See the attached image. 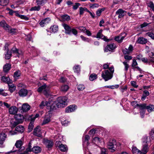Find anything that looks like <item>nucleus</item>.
<instances>
[{
	"label": "nucleus",
	"mask_w": 154,
	"mask_h": 154,
	"mask_svg": "<svg viewBox=\"0 0 154 154\" xmlns=\"http://www.w3.org/2000/svg\"><path fill=\"white\" fill-rule=\"evenodd\" d=\"M29 106L27 103L23 104L22 106L21 109L23 112H26L30 109Z\"/></svg>",
	"instance_id": "b1692460"
},
{
	"label": "nucleus",
	"mask_w": 154,
	"mask_h": 154,
	"mask_svg": "<svg viewBox=\"0 0 154 154\" xmlns=\"http://www.w3.org/2000/svg\"><path fill=\"white\" fill-rule=\"evenodd\" d=\"M7 137V135L4 132H2L0 134V147L4 146L3 144Z\"/></svg>",
	"instance_id": "9b49d317"
},
{
	"label": "nucleus",
	"mask_w": 154,
	"mask_h": 154,
	"mask_svg": "<svg viewBox=\"0 0 154 154\" xmlns=\"http://www.w3.org/2000/svg\"><path fill=\"white\" fill-rule=\"evenodd\" d=\"M31 11L38 10V6H35L32 7L29 10Z\"/></svg>",
	"instance_id": "0e129e2a"
},
{
	"label": "nucleus",
	"mask_w": 154,
	"mask_h": 154,
	"mask_svg": "<svg viewBox=\"0 0 154 154\" xmlns=\"http://www.w3.org/2000/svg\"><path fill=\"white\" fill-rule=\"evenodd\" d=\"M102 31L103 30L102 29L99 30L97 34L96 38H101L106 42H109L110 40L107 38L106 37L104 36L102 34Z\"/></svg>",
	"instance_id": "9d476101"
},
{
	"label": "nucleus",
	"mask_w": 154,
	"mask_h": 154,
	"mask_svg": "<svg viewBox=\"0 0 154 154\" xmlns=\"http://www.w3.org/2000/svg\"><path fill=\"white\" fill-rule=\"evenodd\" d=\"M93 142L95 141V142L98 143L99 142H100L101 140H100V138L99 137H95L93 139Z\"/></svg>",
	"instance_id": "e2e57ef3"
},
{
	"label": "nucleus",
	"mask_w": 154,
	"mask_h": 154,
	"mask_svg": "<svg viewBox=\"0 0 154 154\" xmlns=\"http://www.w3.org/2000/svg\"><path fill=\"white\" fill-rule=\"evenodd\" d=\"M116 48V45L115 44L111 43L107 45L105 48L104 51L106 52L113 51Z\"/></svg>",
	"instance_id": "0eeeda50"
},
{
	"label": "nucleus",
	"mask_w": 154,
	"mask_h": 154,
	"mask_svg": "<svg viewBox=\"0 0 154 154\" xmlns=\"http://www.w3.org/2000/svg\"><path fill=\"white\" fill-rule=\"evenodd\" d=\"M74 71L75 72L79 73L80 71V67L79 66H76L74 67L73 68Z\"/></svg>",
	"instance_id": "09e8293b"
},
{
	"label": "nucleus",
	"mask_w": 154,
	"mask_h": 154,
	"mask_svg": "<svg viewBox=\"0 0 154 154\" xmlns=\"http://www.w3.org/2000/svg\"><path fill=\"white\" fill-rule=\"evenodd\" d=\"M14 12L15 13V15L17 16L20 18L21 19H24L26 21L28 20H29V18L28 17H27L26 16L19 14L18 13V11H14Z\"/></svg>",
	"instance_id": "412c9836"
},
{
	"label": "nucleus",
	"mask_w": 154,
	"mask_h": 154,
	"mask_svg": "<svg viewBox=\"0 0 154 154\" xmlns=\"http://www.w3.org/2000/svg\"><path fill=\"white\" fill-rule=\"evenodd\" d=\"M142 144L148 145L150 143L151 140L150 138H149L146 135L143 136L142 139Z\"/></svg>",
	"instance_id": "4468645a"
},
{
	"label": "nucleus",
	"mask_w": 154,
	"mask_h": 154,
	"mask_svg": "<svg viewBox=\"0 0 154 154\" xmlns=\"http://www.w3.org/2000/svg\"><path fill=\"white\" fill-rule=\"evenodd\" d=\"M69 87L67 85H63L61 86V90L63 91H66L69 89Z\"/></svg>",
	"instance_id": "79ce46f5"
},
{
	"label": "nucleus",
	"mask_w": 154,
	"mask_h": 154,
	"mask_svg": "<svg viewBox=\"0 0 154 154\" xmlns=\"http://www.w3.org/2000/svg\"><path fill=\"white\" fill-rule=\"evenodd\" d=\"M149 57L148 59L146 58H142V61L144 63H148L149 65H152L154 67V53L152 52L149 54Z\"/></svg>",
	"instance_id": "7ed1b4c3"
},
{
	"label": "nucleus",
	"mask_w": 154,
	"mask_h": 154,
	"mask_svg": "<svg viewBox=\"0 0 154 154\" xmlns=\"http://www.w3.org/2000/svg\"><path fill=\"white\" fill-rule=\"evenodd\" d=\"M112 75L108 70H107L102 72L101 76L105 81H106L111 79Z\"/></svg>",
	"instance_id": "20e7f679"
},
{
	"label": "nucleus",
	"mask_w": 154,
	"mask_h": 154,
	"mask_svg": "<svg viewBox=\"0 0 154 154\" xmlns=\"http://www.w3.org/2000/svg\"><path fill=\"white\" fill-rule=\"evenodd\" d=\"M62 25L65 29L66 34L70 35L72 32L75 35H77L78 32L75 29H71L70 26L65 23H62Z\"/></svg>",
	"instance_id": "f03ea898"
},
{
	"label": "nucleus",
	"mask_w": 154,
	"mask_h": 154,
	"mask_svg": "<svg viewBox=\"0 0 154 154\" xmlns=\"http://www.w3.org/2000/svg\"><path fill=\"white\" fill-rule=\"evenodd\" d=\"M150 137L152 140H154V128L152 129L149 132Z\"/></svg>",
	"instance_id": "c03bdc74"
},
{
	"label": "nucleus",
	"mask_w": 154,
	"mask_h": 154,
	"mask_svg": "<svg viewBox=\"0 0 154 154\" xmlns=\"http://www.w3.org/2000/svg\"><path fill=\"white\" fill-rule=\"evenodd\" d=\"M42 142L45 145L46 147L49 149H51L54 145L53 141L52 140L48 139H43Z\"/></svg>",
	"instance_id": "423d86ee"
},
{
	"label": "nucleus",
	"mask_w": 154,
	"mask_h": 154,
	"mask_svg": "<svg viewBox=\"0 0 154 154\" xmlns=\"http://www.w3.org/2000/svg\"><path fill=\"white\" fill-rule=\"evenodd\" d=\"M59 81L60 82L64 83L66 81V79L64 77H61L60 78Z\"/></svg>",
	"instance_id": "338daca9"
},
{
	"label": "nucleus",
	"mask_w": 154,
	"mask_h": 154,
	"mask_svg": "<svg viewBox=\"0 0 154 154\" xmlns=\"http://www.w3.org/2000/svg\"><path fill=\"white\" fill-rule=\"evenodd\" d=\"M11 52L9 50H8L5 54V58L7 59H9L10 58L11 55Z\"/></svg>",
	"instance_id": "3c124183"
},
{
	"label": "nucleus",
	"mask_w": 154,
	"mask_h": 154,
	"mask_svg": "<svg viewBox=\"0 0 154 154\" xmlns=\"http://www.w3.org/2000/svg\"><path fill=\"white\" fill-rule=\"evenodd\" d=\"M0 95H2L4 96H6L8 95L6 91H4V90L2 89H0Z\"/></svg>",
	"instance_id": "8fccbe9b"
},
{
	"label": "nucleus",
	"mask_w": 154,
	"mask_h": 154,
	"mask_svg": "<svg viewBox=\"0 0 154 154\" xmlns=\"http://www.w3.org/2000/svg\"><path fill=\"white\" fill-rule=\"evenodd\" d=\"M58 148L60 150L63 152L66 151L68 150V148L66 145H63L62 144H61L60 145H59Z\"/></svg>",
	"instance_id": "393cba45"
},
{
	"label": "nucleus",
	"mask_w": 154,
	"mask_h": 154,
	"mask_svg": "<svg viewBox=\"0 0 154 154\" xmlns=\"http://www.w3.org/2000/svg\"><path fill=\"white\" fill-rule=\"evenodd\" d=\"M46 2V0H39V5H43Z\"/></svg>",
	"instance_id": "69168bd1"
},
{
	"label": "nucleus",
	"mask_w": 154,
	"mask_h": 154,
	"mask_svg": "<svg viewBox=\"0 0 154 154\" xmlns=\"http://www.w3.org/2000/svg\"><path fill=\"white\" fill-rule=\"evenodd\" d=\"M146 35L147 36H148L150 38H152L153 39H154V34L152 32H147Z\"/></svg>",
	"instance_id": "4d7b16f0"
},
{
	"label": "nucleus",
	"mask_w": 154,
	"mask_h": 154,
	"mask_svg": "<svg viewBox=\"0 0 154 154\" xmlns=\"http://www.w3.org/2000/svg\"><path fill=\"white\" fill-rule=\"evenodd\" d=\"M85 86L83 84H80L77 86V88L79 91H82L85 89Z\"/></svg>",
	"instance_id": "603ef678"
},
{
	"label": "nucleus",
	"mask_w": 154,
	"mask_h": 154,
	"mask_svg": "<svg viewBox=\"0 0 154 154\" xmlns=\"http://www.w3.org/2000/svg\"><path fill=\"white\" fill-rule=\"evenodd\" d=\"M126 11L123 10L121 8L119 9L116 13V15H118V17L119 18H122L126 15Z\"/></svg>",
	"instance_id": "ddd939ff"
},
{
	"label": "nucleus",
	"mask_w": 154,
	"mask_h": 154,
	"mask_svg": "<svg viewBox=\"0 0 154 154\" xmlns=\"http://www.w3.org/2000/svg\"><path fill=\"white\" fill-rule=\"evenodd\" d=\"M39 92L44 91L45 95H49L48 92L49 90V87H47L46 84H45L39 87Z\"/></svg>",
	"instance_id": "1a4fd4ad"
},
{
	"label": "nucleus",
	"mask_w": 154,
	"mask_h": 154,
	"mask_svg": "<svg viewBox=\"0 0 154 154\" xmlns=\"http://www.w3.org/2000/svg\"><path fill=\"white\" fill-rule=\"evenodd\" d=\"M51 19L49 17H47L45 18L42 20V23H44L45 25L51 21Z\"/></svg>",
	"instance_id": "49530a36"
},
{
	"label": "nucleus",
	"mask_w": 154,
	"mask_h": 154,
	"mask_svg": "<svg viewBox=\"0 0 154 154\" xmlns=\"http://www.w3.org/2000/svg\"><path fill=\"white\" fill-rule=\"evenodd\" d=\"M51 31L53 33L57 32L58 30V26L57 25H53L50 27Z\"/></svg>",
	"instance_id": "473e14b6"
},
{
	"label": "nucleus",
	"mask_w": 154,
	"mask_h": 154,
	"mask_svg": "<svg viewBox=\"0 0 154 154\" xmlns=\"http://www.w3.org/2000/svg\"><path fill=\"white\" fill-rule=\"evenodd\" d=\"M12 83L8 84L9 91L11 93L13 92L14 91L16 88V86Z\"/></svg>",
	"instance_id": "2f4dec72"
},
{
	"label": "nucleus",
	"mask_w": 154,
	"mask_h": 154,
	"mask_svg": "<svg viewBox=\"0 0 154 154\" xmlns=\"http://www.w3.org/2000/svg\"><path fill=\"white\" fill-rule=\"evenodd\" d=\"M99 7V5L97 3H94L90 6V7L92 9L97 8Z\"/></svg>",
	"instance_id": "bf43d9fd"
},
{
	"label": "nucleus",
	"mask_w": 154,
	"mask_h": 154,
	"mask_svg": "<svg viewBox=\"0 0 154 154\" xmlns=\"http://www.w3.org/2000/svg\"><path fill=\"white\" fill-rule=\"evenodd\" d=\"M145 108L147 111L149 112L154 111V105L150 104L148 106H146V104Z\"/></svg>",
	"instance_id": "bb28decb"
},
{
	"label": "nucleus",
	"mask_w": 154,
	"mask_h": 154,
	"mask_svg": "<svg viewBox=\"0 0 154 154\" xmlns=\"http://www.w3.org/2000/svg\"><path fill=\"white\" fill-rule=\"evenodd\" d=\"M146 4L147 6L150 8L152 11H154V4L153 2L151 1H149Z\"/></svg>",
	"instance_id": "4c0bfd02"
},
{
	"label": "nucleus",
	"mask_w": 154,
	"mask_h": 154,
	"mask_svg": "<svg viewBox=\"0 0 154 154\" xmlns=\"http://www.w3.org/2000/svg\"><path fill=\"white\" fill-rule=\"evenodd\" d=\"M9 2L8 0H1V5L5 6L7 5Z\"/></svg>",
	"instance_id": "864d4df0"
},
{
	"label": "nucleus",
	"mask_w": 154,
	"mask_h": 154,
	"mask_svg": "<svg viewBox=\"0 0 154 154\" xmlns=\"http://www.w3.org/2000/svg\"><path fill=\"white\" fill-rule=\"evenodd\" d=\"M123 63L125 66V71H127L128 70L129 67V65L127 63V62L126 61L123 62Z\"/></svg>",
	"instance_id": "13d9d810"
},
{
	"label": "nucleus",
	"mask_w": 154,
	"mask_h": 154,
	"mask_svg": "<svg viewBox=\"0 0 154 154\" xmlns=\"http://www.w3.org/2000/svg\"><path fill=\"white\" fill-rule=\"evenodd\" d=\"M142 149L141 150L142 154H146L148 150V145L142 144Z\"/></svg>",
	"instance_id": "a878e982"
},
{
	"label": "nucleus",
	"mask_w": 154,
	"mask_h": 154,
	"mask_svg": "<svg viewBox=\"0 0 154 154\" xmlns=\"http://www.w3.org/2000/svg\"><path fill=\"white\" fill-rule=\"evenodd\" d=\"M116 144V140L114 139H110L107 143V148L110 149H111V151L112 152L115 151L116 148H115V145Z\"/></svg>",
	"instance_id": "39448f33"
},
{
	"label": "nucleus",
	"mask_w": 154,
	"mask_h": 154,
	"mask_svg": "<svg viewBox=\"0 0 154 154\" xmlns=\"http://www.w3.org/2000/svg\"><path fill=\"white\" fill-rule=\"evenodd\" d=\"M53 100V97H52L49 99L48 101L47 102L45 101H42L39 105V106L41 108H43L45 106H46L47 109H48V104L49 103H50V104H51V103H52Z\"/></svg>",
	"instance_id": "f8f14e48"
},
{
	"label": "nucleus",
	"mask_w": 154,
	"mask_h": 154,
	"mask_svg": "<svg viewBox=\"0 0 154 154\" xmlns=\"http://www.w3.org/2000/svg\"><path fill=\"white\" fill-rule=\"evenodd\" d=\"M81 5L79 3H75V4L73 5V8L75 10L77 9L78 7Z\"/></svg>",
	"instance_id": "052dcab7"
},
{
	"label": "nucleus",
	"mask_w": 154,
	"mask_h": 154,
	"mask_svg": "<svg viewBox=\"0 0 154 154\" xmlns=\"http://www.w3.org/2000/svg\"><path fill=\"white\" fill-rule=\"evenodd\" d=\"M17 108L15 106H12L9 109V113L11 114H15L17 113Z\"/></svg>",
	"instance_id": "aec40b11"
},
{
	"label": "nucleus",
	"mask_w": 154,
	"mask_h": 154,
	"mask_svg": "<svg viewBox=\"0 0 154 154\" xmlns=\"http://www.w3.org/2000/svg\"><path fill=\"white\" fill-rule=\"evenodd\" d=\"M136 106L139 108L140 114L142 115L143 113V115L144 114L146 109L145 108L146 104L143 103L140 105L137 104Z\"/></svg>",
	"instance_id": "f3484780"
},
{
	"label": "nucleus",
	"mask_w": 154,
	"mask_h": 154,
	"mask_svg": "<svg viewBox=\"0 0 154 154\" xmlns=\"http://www.w3.org/2000/svg\"><path fill=\"white\" fill-rule=\"evenodd\" d=\"M50 118L49 115H46L44 118L42 124L45 125L49 123L50 121Z\"/></svg>",
	"instance_id": "7c9ffc66"
},
{
	"label": "nucleus",
	"mask_w": 154,
	"mask_h": 154,
	"mask_svg": "<svg viewBox=\"0 0 154 154\" xmlns=\"http://www.w3.org/2000/svg\"><path fill=\"white\" fill-rule=\"evenodd\" d=\"M33 127V125L31 122H30L28 126V130L29 132H30L32 130Z\"/></svg>",
	"instance_id": "680f3d73"
},
{
	"label": "nucleus",
	"mask_w": 154,
	"mask_h": 154,
	"mask_svg": "<svg viewBox=\"0 0 154 154\" xmlns=\"http://www.w3.org/2000/svg\"><path fill=\"white\" fill-rule=\"evenodd\" d=\"M32 151L35 153H38V147L35 146L33 147L32 148Z\"/></svg>",
	"instance_id": "5fc2aeb1"
},
{
	"label": "nucleus",
	"mask_w": 154,
	"mask_h": 154,
	"mask_svg": "<svg viewBox=\"0 0 154 154\" xmlns=\"http://www.w3.org/2000/svg\"><path fill=\"white\" fill-rule=\"evenodd\" d=\"M8 32L12 34H14L17 32V30L15 28L11 29L10 26L8 28L7 30Z\"/></svg>",
	"instance_id": "e433bc0d"
},
{
	"label": "nucleus",
	"mask_w": 154,
	"mask_h": 154,
	"mask_svg": "<svg viewBox=\"0 0 154 154\" xmlns=\"http://www.w3.org/2000/svg\"><path fill=\"white\" fill-rule=\"evenodd\" d=\"M137 42L140 44H145L147 42V40L143 37H140L138 39Z\"/></svg>",
	"instance_id": "c756f323"
},
{
	"label": "nucleus",
	"mask_w": 154,
	"mask_h": 154,
	"mask_svg": "<svg viewBox=\"0 0 154 154\" xmlns=\"http://www.w3.org/2000/svg\"><path fill=\"white\" fill-rule=\"evenodd\" d=\"M0 26L3 27L6 30H7L8 28L9 27V26L6 23L4 20H2L0 22Z\"/></svg>",
	"instance_id": "c85d7f7f"
},
{
	"label": "nucleus",
	"mask_w": 154,
	"mask_h": 154,
	"mask_svg": "<svg viewBox=\"0 0 154 154\" xmlns=\"http://www.w3.org/2000/svg\"><path fill=\"white\" fill-rule=\"evenodd\" d=\"M69 100L67 97H58L55 100H52V103L48 104V108L49 111H51L57 108H62L68 104Z\"/></svg>",
	"instance_id": "f257e3e1"
},
{
	"label": "nucleus",
	"mask_w": 154,
	"mask_h": 154,
	"mask_svg": "<svg viewBox=\"0 0 154 154\" xmlns=\"http://www.w3.org/2000/svg\"><path fill=\"white\" fill-rule=\"evenodd\" d=\"M31 93V91H28L27 90L24 89H22L20 90L19 92V94L20 96H25L27 94L28 95L30 94L29 95L30 96Z\"/></svg>",
	"instance_id": "dca6fc26"
},
{
	"label": "nucleus",
	"mask_w": 154,
	"mask_h": 154,
	"mask_svg": "<svg viewBox=\"0 0 154 154\" xmlns=\"http://www.w3.org/2000/svg\"><path fill=\"white\" fill-rule=\"evenodd\" d=\"M23 144V141L21 140H19L17 141L16 143H15V146L16 148H19Z\"/></svg>",
	"instance_id": "c9c22d12"
},
{
	"label": "nucleus",
	"mask_w": 154,
	"mask_h": 154,
	"mask_svg": "<svg viewBox=\"0 0 154 154\" xmlns=\"http://www.w3.org/2000/svg\"><path fill=\"white\" fill-rule=\"evenodd\" d=\"M11 67V65L10 63H6L3 66V71L5 72L8 71Z\"/></svg>",
	"instance_id": "cd10ccee"
},
{
	"label": "nucleus",
	"mask_w": 154,
	"mask_h": 154,
	"mask_svg": "<svg viewBox=\"0 0 154 154\" xmlns=\"http://www.w3.org/2000/svg\"><path fill=\"white\" fill-rule=\"evenodd\" d=\"M131 85L132 86H133L135 88H137L138 87V85L136 84V82L134 81H132L131 82Z\"/></svg>",
	"instance_id": "774afa93"
},
{
	"label": "nucleus",
	"mask_w": 154,
	"mask_h": 154,
	"mask_svg": "<svg viewBox=\"0 0 154 154\" xmlns=\"http://www.w3.org/2000/svg\"><path fill=\"white\" fill-rule=\"evenodd\" d=\"M20 72L19 70H17L14 72V77L16 79L20 77Z\"/></svg>",
	"instance_id": "de8ad7c7"
},
{
	"label": "nucleus",
	"mask_w": 154,
	"mask_h": 154,
	"mask_svg": "<svg viewBox=\"0 0 154 154\" xmlns=\"http://www.w3.org/2000/svg\"><path fill=\"white\" fill-rule=\"evenodd\" d=\"M18 149V150H14V148H13V149L12 150V151L13 152H17V153H19L24 150L25 149V147L24 146H21L20 147V148Z\"/></svg>",
	"instance_id": "a18cd8bd"
},
{
	"label": "nucleus",
	"mask_w": 154,
	"mask_h": 154,
	"mask_svg": "<svg viewBox=\"0 0 154 154\" xmlns=\"http://www.w3.org/2000/svg\"><path fill=\"white\" fill-rule=\"evenodd\" d=\"M97 78V75L95 73L91 74L89 76V80L93 81L96 79Z\"/></svg>",
	"instance_id": "ea45409f"
},
{
	"label": "nucleus",
	"mask_w": 154,
	"mask_h": 154,
	"mask_svg": "<svg viewBox=\"0 0 154 154\" xmlns=\"http://www.w3.org/2000/svg\"><path fill=\"white\" fill-rule=\"evenodd\" d=\"M15 118L16 120L19 123H22L23 121L24 117L20 114H18L15 115Z\"/></svg>",
	"instance_id": "6ab92c4d"
},
{
	"label": "nucleus",
	"mask_w": 154,
	"mask_h": 154,
	"mask_svg": "<svg viewBox=\"0 0 154 154\" xmlns=\"http://www.w3.org/2000/svg\"><path fill=\"white\" fill-rule=\"evenodd\" d=\"M132 151L133 154H142L141 151L134 146H132Z\"/></svg>",
	"instance_id": "5701e85b"
},
{
	"label": "nucleus",
	"mask_w": 154,
	"mask_h": 154,
	"mask_svg": "<svg viewBox=\"0 0 154 154\" xmlns=\"http://www.w3.org/2000/svg\"><path fill=\"white\" fill-rule=\"evenodd\" d=\"M32 151V149H31L30 148L28 147L26 149L25 152L23 153H21L20 154H29L28 152Z\"/></svg>",
	"instance_id": "6e6d98bb"
},
{
	"label": "nucleus",
	"mask_w": 154,
	"mask_h": 154,
	"mask_svg": "<svg viewBox=\"0 0 154 154\" xmlns=\"http://www.w3.org/2000/svg\"><path fill=\"white\" fill-rule=\"evenodd\" d=\"M126 35L127 34L125 33H121L119 35L115 36L114 39L118 43H121L122 42Z\"/></svg>",
	"instance_id": "6e6552de"
},
{
	"label": "nucleus",
	"mask_w": 154,
	"mask_h": 154,
	"mask_svg": "<svg viewBox=\"0 0 154 154\" xmlns=\"http://www.w3.org/2000/svg\"><path fill=\"white\" fill-rule=\"evenodd\" d=\"M33 134L34 135L38 137V126H37L36 128H34Z\"/></svg>",
	"instance_id": "a19ab883"
},
{
	"label": "nucleus",
	"mask_w": 154,
	"mask_h": 154,
	"mask_svg": "<svg viewBox=\"0 0 154 154\" xmlns=\"http://www.w3.org/2000/svg\"><path fill=\"white\" fill-rule=\"evenodd\" d=\"M11 51L13 53H15L16 54H18V57H19V55L22 54L21 52H20L18 49L15 47H13L12 48Z\"/></svg>",
	"instance_id": "f704fd0d"
},
{
	"label": "nucleus",
	"mask_w": 154,
	"mask_h": 154,
	"mask_svg": "<svg viewBox=\"0 0 154 154\" xmlns=\"http://www.w3.org/2000/svg\"><path fill=\"white\" fill-rule=\"evenodd\" d=\"M15 130L18 132L22 133L24 130V128L22 125H19L16 127Z\"/></svg>",
	"instance_id": "72a5a7b5"
},
{
	"label": "nucleus",
	"mask_w": 154,
	"mask_h": 154,
	"mask_svg": "<svg viewBox=\"0 0 154 154\" xmlns=\"http://www.w3.org/2000/svg\"><path fill=\"white\" fill-rule=\"evenodd\" d=\"M105 9V8H99L96 12V15L98 16H100L102 12L104 11Z\"/></svg>",
	"instance_id": "37998d69"
},
{
	"label": "nucleus",
	"mask_w": 154,
	"mask_h": 154,
	"mask_svg": "<svg viewBox=\"0 0 154 154\" xmlns=\"http://www.w3.org/2000/svg\"><path fill=\"white\" fill-rule=\"evenodd\" d=\"M61 18L62 20L64 21H68L70 19V16L67 14L62 15L61 16Z\"/></svg>",
	"instance_id": "58836bf2"
},
{
	"label": "nucleus",
	"mask_w": 154,
	"mask_h": 154,
	"mask_svg": "<svg viewBox=\"0 0 154 154\" xmlns=\"http://www.w3.org/2000/svg\"><path fill=\"white\" fill-rule=\"evenodd\" d=\"M77 108V106L75 105H70L66 108L65 110L66 112L69 113L74 111Z\"/></svg>",
	"instance_id": "2eb2a0df"
},
{
	"label": "nucleus",
	"mask_w": 154,
	"mask_h": 154,
	"mask_svg": "<svg viewBox=\"0 0 154 154\" xmlns=\"http://www.w3.org/2000/svg\"><path fill=\"white\" fill-rule=\"evenodd\" d=\"M1 80L3 82H6L8 84L12 83V81L10 79L9 77L3 76L1 77Z\"/></svg>",
	"instance_id": "4be33fe9"
},
{
	"label": "nucleus",
	"mask_w": 154,
	"mask_h": 154,
	"mask_svg": "<svg viewBox=\"0 0 154 154\" xmlns=\"http://www.w3.org/2000/svg\"><path fill=\"white\" fill-rule=\"evenodd\" d=\"M133 50V46L131 45H130L128 49L125 48L123 50V52L125 54H129L131 53Z\"/></svg>",
	"instance_id": "a211bd4d"
}]
</instances>
